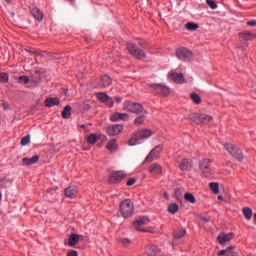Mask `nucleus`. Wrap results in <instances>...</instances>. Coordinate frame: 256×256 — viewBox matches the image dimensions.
<instances>
[{
	"label": "nucleus",
	"mask_w": 256,
	"mask_h": 256,
	"mask_svg": "<svg viewBox=\"0 0 256 256\" xmlns=\"http://www.w3.org/2000/svg\"><path fill=\"white\" fill-rule=\"evenodd\" d=\"M85 109H86V111H89V109H91V105L85 104Z\"/></svg>",
	"instance_id": "3c124183"
},
{
	"label": "nucleus",
	"mask_w": 256,
	"mask_h": 256,
	"mask_svg": "<svg viewBox=\"0 0 256 256\" xmlns=\"http://www.w3.org/2000/svg\"><path fill=\"white\" fill-rule=\"evenodd\" d=\"M80 129H85V127H87V125L85 124H82V125H79Z\"/></svg>",
	"instance_id": "864d4df0"
},
{
	"label": "nucleus",
	"mask_w": 256,
	"mask_h": 256,
	"mask_svg": "<svg viewBox=\"0 0 256 256\" xmlns=\"http://www.w3.org/2000/svg\"><path fill=\"white\" fill-rule=\"evenodd\" d=\"M62 119H69L71 117V107L69 105H66L61 112Z\"/></svg>",
	"instance_id": "c756f323"
},
{
	"label": "nucleus",
	"mask_w": 256,
	"mask_h": 256,
	"mask_svg": "<svg viewBox=\"0 0 256 256\" xmlns=\"http://www.w3.org/2000/svg\"><path fill=\"white\" fill-rule=\"evenodd\" d=\"M190 98L193 101V103H195V105H201L202 100H201V96H199V94L193 92L190 94Z\"/></svg>",
	"instance_id": "72a5a7b5"
},
{
	"label": "nucleus",
	"mask_w": 256,
	"mask_h": 256,
	"mask_svg": "<svg viewBox=\"0 0 256 256\" xmlns=\"http://www.w3.org/2000/svg\"><path fill=\"white\" fill-rule=\"evenodd\" d=\"M212 160L204 158L199 162V169L204 177H211L213 175V169H211Z\"/></svg>",
	"instance_id": "39448f33"
},
{
	"label": "nucleus",
	"mask_w": 256,
	"mask_h": 256,
	"mask_svg": "<svg viewBox=\"0 0 256 256\" xmlns=\"http://www.w3.org/2000/svg\"><path fill=\"white\" fill-rule=\"evenodd\" d=\"M124 126L121 124H114L106 127V133L109 137H115L123 132Z\"/></svg>",
	"instance_id": "f8f14e48"
},
{
	"label": "nucleus",
	"mask_w": 256,
	"mask_h": 256,
	"mask_svg": "<svg viewBox=\"0 0 256 256\" xmlns=\"http://www.w3.org/2000/svg\"><path fill=\"white\" fill-rule=\"evenodd\" d=\"M128 53L132 55V57H135L136 59H147V54L145 51L137 47V45L133 43L127 44Z\"/></svg>",
	"instance_id": "423d86ee"
},
{
	"label": "nucleus",
	"mask_w": 256,
	"mask_h": 256,
	"mask_svg": "<svg viewBox=\"0 0 256 256\" xmlns=\"http://www.w3.org/2000/svg\"><path fill=\"white\" fill-rule=\"evenodd\" d=\"M150 88L157 95H161L162 97H167L171 93V90H169V87H167V86H165L163 84H150Z\"/></svg>",
	"instance_id": "9b49d317"
},
{
	"label": "nucleus",
	"mask_w": 256,
	"mask_h": 256,
	"mask_svg": "<svg viewBox=\"0 0 256 256\" xmlns=\"http://www.w3.org/2000/svg\"><path fill=\"white\" fill-rule=\"evenodd\" d=\"M184 199L185 201H187L188 203H191L192 205H195L197 203V199L195 198L193 193L186 192L184 194Z\"/></svg>",
	"instance_id": "c85d7f7f"
},
{
	"label": "nucleus",
	"mask_w": 256,
	"mask_h": 256,
	"mask_svg": "<svg viewBox=\"0 0 256 256\" xmlns=\"http://www.w3.org/2000/svg\"><path fill=\"white\" fill-rule=\"evenodd\" d=\"M235 237L233 233H221L217 237V241L220 245H225V243H229Z\"/></svg>",
	"instance_id": "2eb2a0df"
},
{
	"label": "nucleus",
	"mask_w": 256,
	"mask_h": 256,
	"mask_svg": "<svg viewBox=\"0 0 256 256\" xmlns=\"http://www.w3.org/2000/svg\"><path fill=\"white\" fill-rule=\"evenodd\" d=\"M145 119H147V116H145V114L138 116L134 120V125L136 126L143 125V123L145 122Z\"/></svg>",
	"instance_id": "c9c22d12"
},
{
	"label": "nucleus",
	"mask_w": 256,
	"mask_h": 256,
	"mask_svg": "<svg viewBox=\"0 0 256 256\" xmlns=\"http://www.w3.org/2000/svg\"><path fill=\"white\" fill-rule=\"evenodd\" d=\"M110 121H112V123H117V121H119V112H115L110 116Z\"/></svg>",
	"instance_id": "79ce46f5"
},
{
	"label": "nucleus",
	"mask_w": 256,
	"mask_h": 256,
	"mask_svg": "<svg viewBox=\"0 0 256 256\" xmlns=\"http://www.w3.org/2000/svg\"><path fill=\"white\" fill-rule=\"evenodd\" d=\"M179 168L181 169V171H189V169H191V161L187 158H184L181 161Z\"/></svg>",
	"instance_id": "cd10ccee"
},
{
	"label": "nucleus",
	"mask_w": 256,
	"mask_h": 256,
	"mask_svg": "<svg viewBox=\"0 0 256 256\" xmlns=\"http://www.w3.org/2000/svg\"><path fill=\"white\" fill-rule=\"evenodd\" d=\"M163 151V146L158 145L154 147L150 153L146 156L144 163H153V161H157L159 157H161V152Z\"/></svg>",
	"instance_id": "9d476101"
},
{
	"label": "nucleus",
	"mask_w": 256,
	"mask_h": 256,
	"mask_svg": "<svg viewBox=\"0 0 256 256\" xmlns=\"http://www.w3.org/2000/svg\"><path fill=\"white\" fill-rule=\"evenodd\" d=\"M124 111H128V113H134L135 115H139L140 113H147V110L143 108V105L137 102L126 101L123 104Z\"/></svg>",
	"instance_id": "7ed1b4c3"
},
{
	"label": "nucleus",
	"mask_w": 256,
	"mask_h": 256,
	"mask_svg": "<svg viewBox=\"0 0 256 256\" xmlns=\"http://www.w3.org/2000/svg\"><path fill=\"white\" fill-rule=\"evenodd\" d=\"M24 165H27L29 167V165H35V163H39V155H35L31 158H23L22 159Z\"/></svg>",
	"instance_id": "a878e982"
},
{
	"label": "nucleus",
	"mask_w": 256,
	"mask_h": 256,
	"mask_svg": "<svg viewBox=\"0 0 256 256\" xmlns=\"http://www.w3.org/2000/svg\"><path fill=\"white\" fill-rule=\"evenodd\" d=\"M149 223V218L145 216L139 217L134 223L133 226L135 227L136 231H141L142 233H147L149 230L143 229V225H148Z\"/></svg>",
	"instance_id": "ddd939ff"
},
{
	"label": "nucleus",
	"mask_w": 256,
	"mask_h": 256,
	"mask_svg": "<svg viewBox=\"0 0 256 256\" xmlns=\"http://www.w3.org/2000/svg\"><path fill=\"white\" fill-rule=\"evenodd\" d=\"M187 235V230L186 229H183V230H175L173 232V237H174V240L173 242L174 243H177V240L178 239H183V237H185Z\"/></svg>",
	"instance_id": "393cba45"
},
{
	"label": "nucleus",
	"mask_w": 256,
	"mask_h": 256,
	"mask_svg": "<svg viewBox=\"0 0 256 256\" xmlns=\"http://www.w3.org/2000/svg\"><path fill=\"white\" fill-rule=\"evenodd\" d=\"M207 6L212 9H217V3L213 0H206Z\"/></svg>",
	"instance_id": "c03bdc74"
},
{
	"label": "nucleus",
	"mask_w": 256,
	"mask_h": 256,
	"mask_svg": "<svg viewBox=\"0 0 256 256\" xmlns=\"http://www.w3.org/2000/svg\"><path fill=\"white\" fill-rule=\"evenodd\" d=\"M248 27H256V20H251L247 22Z\"/></svg>",
	"instance_id": "de8ad7c7"
},
{
	"label": "nucleus",
	"mask_w": 256,
	"mask_h": 256,
	"mask_svg": "<svg viewBox=\"0 0 256 256\" xmlns=\"http://www.w3.org/2000/svg\"><path fill=\"white\" fill-rule=\"evenodd\" d=\"M171 79L174 83H178L180 85H183V83H185V76H183L182 73H177V72L172 73Z\"/></svg>",
	"instance_id": "6ab92c4d"
},
{
	"label": "nucleus",
	"mask_w": 256,
	"mask_h": 256,
	"mask_svg": "<svg viewBox=\"0 0 256 256\" xmlns=\"http://www.w3.org/2000/svg\"><path fill=\"white\" fill-rule=\"evenodd\" d=\"M29 143H31V136L26 135L21 139L20 145H22V147H25V145H29Z\"/></svg>",
	"instance_id": "58836bf2"
},
{
	"label": "nucleus",
	"mask_w": 256,
	"mask_h": 256,
	"mask_svg": "<svg viewBox=\"0 0 256 256\" xmlns=\"http://www.w3.org/2000/svg\"><path fill=\"white\" fill-rule=\"evenodd\" d=\"M98 141L99 136H97V134L92 133L87 137V143H89V145H95Z\"/></svg>",
	"instance_id": "2f4dec72"
},
{
	"label": "nucleus",
	"mask_w": 256,
	"mask_h": 256,
	"mask_svg": "<svg viewBox=\"0 0 256 256\" xmlns=\"http://www.w3.org/2000/svg\"><path fill=\"white\" fill-rule=\"evenodd\" d=\"M176 57L179 59V61L187 63L193 59V52L187 48H178L176 50Z\"/></svg>",
	"instance_id": "0eeeda50"
},
{
	"label": "nucleus",
	"mask_w": 256,
	"mask_h": 256,
	"mask_svg": "<svg viewBox=\"0 0 256 256\" xmlns=\"http://www.w3.org/2000/svg\"><path fill=\"white\" fill-rule=\"evenodd\" d=\"M118 243H120V245H122V247H125L127 249V248L131 247V243H133V241H131V239H129V238H119Z\"/></svg>",
	"instance_id": "7c9ffc66"
},
{
	"label": "nucleus",
	"mask_w": 256,
	"mask_h": 256,
	"mask_svg": "<svg viewBox=\"0 0 256 256\" xmlns=\"http://www.w3.org/2000/svg\"><path fill=\"white\" fill-rule=\"evenodd\" d=\"M67 256H79V253L77 252V250H70L67 253Z\"/></svg>",
	"instance_id": "49530a36"
},
{
	"label": "nucleus",
	"mask_w": 256,
	"mask_h": 256,
	"mask_svg": "<svg viewBox=\"0 0 256 256\" xmlns=\"http://www.w3.org/2000/svg\"><path fill=\"white\" fill-rule=\"evenodd\" d=\"M149 171L151 174L154 175V177H159V175L163 174V168L161 167V164L159 163H153L149 166Z\"/></svg>",
	"instance_id": "dca6fc26"
},
{
	"label": "nucleus",
	"mask_w": 256,
	"mask_h": 256,
	"mask_svg": "<svg viewBox=\"0 0 256 256\" xmlns=\"http://www.w3.org/2000/svg\"><path fill=\"white\" fill-rule=\"evenodd\" d=\"M238 37L241 39V41H253V39H256V34L251 32H240Z\"/></svg>",
	"instance_id": "a211bd4d"
},
{
	"label": "nucleus",
	"mask_w": 256,
	"mask_h": 256,
	"mask_svg": "<svg viewBox=\"0 0 256 256\" xmlns=\"http://www.w3.org/2000/svg\"><path fill=\"white\" fill-rule=\"evenodd\" d=\"M209 187H210L211 191H212L215 195L219 194V183H217V182H211V183L209 184Z\"/></svg>",
	"instance_id": "4c0bfd02"
},
{
	"label": "nucleus",
	"mask_w": 256,
	"mask_h": 256,
	"mask_svg": "<svg viewBox=\"0 0 256 256\" xmlns=\"http://www.w3.org/2000/svg\"><path fill=\"white\" fill-rule=\"evenodd\" d=\"M126 177L127 173L125 171H114L110 174L108 183H110V185H117V183H121Z\"/></svg>",
	"instance_id": "6e6552de"
},
{
	"label": "nucleus",
	"mask_w": 256,
	"mask_h": 256,
	"mask_svg": "<svg viewBox=\"0 0 256 256\" xmlns=\"http://www.w3.org/2000/svg\"><path fill=\"white\" fill-rule=\"evenodd\" d=\"M145 253L148 256H163L161 253V248L153 244L146 246Z\"/></svg>",
	"instance_id": "4468645a"
},
{
	"label": "nucleus",
	"mask_w": 256,
	"mask_h": 256,
	"mask_svg": "<svg viewBox=\"0 0 256 256\" xmlns=\"http://www.w3.org/2000/svg\"><path fill=\"white\" fill-rule=\"evenodd\" d=\"M64 193L66 197L73 199L74 197H77V188L75 186H70L64 190Z\"/></svg>",
	"instance_id": "b1692460"
},
{
	"label": "nucleus",
	"mask_w": 256,
	"mask_h": 256,
	"mask_svg": "<svg viewBox=\"0 0 256 256\" xmlns=\"http://www.w3.org/2000/svg\"><path fill=\"white\" fill-rule=\"evenodd\" d=\"M83 237L82 235H78L75 233L70 234L69 239H68V246L69 247H75L77 243H79V239Z\"/></svg>",
	"instance_id": "aec40b11"
},
{
	"label": "nucleus",
	"mask_w": 256,
	"mask_h": 256,
	"mask_svg": "<svg viewBox=\"0 0 256 256\" xmlns=\"http://www.w3.org/2000/svg\"><path fill=\"white\" fill-rule=\"evenodd\" d=\"M185 28L187 31H197V29H199V25L197 23L188 22L186 23Z\"/></svg>",
	"instance_id": "f704fd0d"
},
{
	"label": "nucleus",
	"mask_w": 256,
	"mask_h": 256,
	"mask_svg": "<svg viewBox=\"0 0 256 256\" xmlns=\"http://www.w3.org/2000/svg\"><path fill=\"white\" fill-rule=\"evenodd\" d=\"M153 135V132L149 129H140L135 132V134L128 140V145L130 147H135V145H141L144 139H149Z\"/></svg>",
	"instance_id": "f257e3e1"
},
{
	"label": "nucleus",
	"mask_w": 256,
	"mask_h": 256,
	"mask_svg": "<svg viewBox=\"0 0 256 256\" xmlns=\"http://www.w3.org/2000/svg\"><path fill=\"white\" fill-rule=\"evenodd\" d=\"M177 211H179V205H177V203L169 204V206H168L169 213H171L172 215H175V213H177Z\"/></svg>",
	"instance_id": "e433bc0d"
},
{
	"label": "nucleus",
	"mask_w": 256,
	"mask_h": 256,
	"mask_svg": "<svg viewBox=\"0 0 256 256\" xmlns=\"http://www.w3.org/2000/svg\"><path fill=\"white\" fill-rule=\"evenodd\" d=\"M120 213L124 219H129V217H133V213L135 212V206L133 201L130 199H125L120 202Z\"/></svg>",
	"instance_id": "f03ea898"
},
{
	"label": "nucleus",
	"mask_w": 256,
	"mask_h": 256,
	"mask_svg": "<svg viewBox=\"0 0 256 256\" xmlns=\"http://www.w3.org/2000/svg\"><path fill=\"white\" fill-rule=\"evenodd\" d=\"M6 3L11 4V0H5Z\"/></svg>",
	"instance_id": "6e6d98bb"
},
{
	"label": "nucleus",
	"mask_w": 256,
	"mask_h": 256,
	"mask_svg": "<svg viewBox=\"0 0 256 256\" xmlns=\"http://www.w3.org/2000/svg\"><path fill=\"white\" fill-rule=\"evenodd\" d=\"M60 103H61V100H59L58 97H50L44 101L45 107H55L56 105H59Z\"/></svg>",
	"instance_id": "412c9836"
},
{
	"label": "nucleus",
	"mask_w": 256,
	"mask_h": 256,
	"mask_svg": "<svg viewBox=\"0 0 256 256\" xmlns=\"http://www.w3.org/2000/svg\"><path fill=\"white\" fill-rule=\"evenodd\" d=\"M18 83H22L23 85H27V83H29V77H27V76H20L18 78Z\"/></svg>",
	"instance_id": "a19ab883"
},
{
	"label": "nucleus",
	"mask_w": 256,
	"mask_h": 256,
	"mask_svg": "<svg viewBox=\"0 0 256 256\" xmlns=\"http://www.w3.org/2000/svg\"><path fill=\"white\" fill-rule=\"evenodd\" d=\"M190 121H194L197 125H202L205 123H209V121H212L213 118L207 114H197L192 113L189 115Z\"/></svg>",
	"instance_id": "1a4fd4ad"
},
{
	"label": "nucleus",
	"mask_w": 256,
	"mask_h": 256,
	"mask_svg": "<svg viewBox=\"0 0 256 256\" xmlns=\"http://www.w3.org/2000/svg\"><path fill=\"white\" fill-rule=\"evenodd\" d=\"M119 121H129V114L119 112Z\"/></svg>",
	"instance_id": "37998d69"
},
{
	"label": "nucleus",
	"mask_w": 256,
	"mask_h": 256,
	"mask_svg": "<svg viewBox=\"0 0 256 256\" xmlns=\"http://www.w3.org/2000/svg\"><path fill=\"white\" fill-rule=\"evenodd\" d=\"M243 215L247 221H251V217H253V210L249 207L243 208Z\"/></svg>",
	"instance_id": "473e14b6"
},
{
	"label": "nucleus",
	"mask_w": 256,
	"mask_h": 256,
	"mask_svg": "<svg viewBox=\"0 0 256 256\" xmlns=\"http://www.w3.org/2000/svg\"><path fill=\"white\" fill-rule=\"evenodd\" d=\"M68 1H72V2H73V1H75V0H68Z\"/></svg>",
	"instance_id": "4d7b16f0"
},
{
	"label": "nucleus",
	"mask_w": 256,
	"mask_h": 256,
	"mask_svg": "<svg viewBox=\"0 0 256 256\" xmlns=\"http://www.w3.org/2000/svg\"><path fill=\"white\" fill-rule=\"evenodd\" d=\"M111 83H113V80L109 77V75H103L100 79L99 87H109Z\"/></svg>",
	"instance_id": "5701e85b"
},
{
	"label": "nucleus",
	"mask_w": 256,
	"mask_h": 256,
	"mask_svg": "<svg viewBox=\"0 0 256 256\" xmlns=\"http://www.w3.org/2000/svg\"><path fill=\"white\" fill-rule=\"evenodd\" d=\"M224 149L229 153V155H232L234 159H237V161H243V151L237 147V145L232 143H226L224 145Z\"/></svg>",
	"instance_id": "20e7f679"
},
{
	"label": "nucleus",
	"mask_w": 256,
	"mask_h": 256,
	"mask_svg": "<svg viewBox=\"0 0 256 256\" xmlns=\"http://www.w3.org/2000/svg\"><path fill=\"white\" fill-rule=\"evenodd\" d=\"M30 12L33 15L34 19L37 21H43V13L39 8L37 7H30Z\"/></svg>",
	"instance_id": "4be33fe9"
},
{
	"label": "nucleus",
	"mask_w": 256,
	"mask_h": 256,
	"mask_svg": "<svg viewBox=\"0 0 256 256\" xmlns=\"http://www.w3.org/2000/svg\"><path fill=\"white\" fill-rule=\"evenodd\" d=\"M165 199L169 200V194L167 192H164Z\"/></svg>",
	"instance_id": "603ef678"
},
{
	"label": "nucleus",
	"mask_w": 256,
	"mask_h": 256,
	"mask_svg": "<svg viewBox=\"0 0 256 256\" xmlns=\"http://www.w3.org/2000/svg\"><path fill=\"white\" fill-rule=\"evenodd\" d=\"M135 183H137V179H135V178H130V179L126 182V185H127V187H131L132 185H135Z\"/></svg>",
	"instance_id": "a18cd8bd"
},
{
	"label": "nucleus",
	"mask_w": 256,
	"mask_h": 256,
	"mask_svg": "<svg viewBox=\"0 0 256 256\" xmlns=\"http://www.w3.org/2000/svg\"><path fill=\"white\" fill-rule=\"evenodd\" d=\"M9 81V75L7 73L0 72V83H7Z\"/></svg>",
	"instance_id": "ea45409f"
},
{
	"label": "nucleus",
	"mask_w": 256,
	"mask_h": 256,
	"mask_svg": "<svg viewBox=\"0 0 256 256\" xmlns=\"http://www.w3.org/2000/svg\"><path fill=\"white\" fill-rule=\"evenodd\" d=\"M218 199H219V201H222L223 196L219 195V196H218Z\"/></svg>",
	"instance_id": "5fc2aeb1"
},
{
	"label": "nucleus",
	"mask_w": 256,
	"mask_h": 256,
	"mask_svg": "<svg viewBox=\"0 0 256 256\" xmlns=\"http://www.w3.org/2000/svg\"><path fill=\"white\" fill-rule=\"evenodd\" d=\"M115 101H116V103H121L122 99H121V97L116 96L115 97Z\"/></svg>",
	"instance_id": "8fccbe9b"
},
{
	"label": "nucleus",
	"mask_w": 256,
	"mask_h": 256,
	"mask_svg": "<svg viewBox=\"0 0 256 256\" xmlns=\"http://www.w3.org/2000/svg\"><path fill=\"white\" fill-rule=\"evenodd\" d=\"M97 98L99 99V101H101L102 103H107L108 101V105L109 107H113V99H111L109 97V95H107L106 93L100 92L97 94Z\"/></svg>",
	"instance_id": "f3484780"
},
{
	"label": "nucleus",
	"mask_w": 256,
	"mask_h": 256,
	"mask_svg": "<svg viewBox=\"0 0 256 256\" xmlns=\"http://www.w3.org/2000/svg\"><path fill=\"white\" fill-rule=\"evenodd\" d=\"M119 147L117 145V140L116 139H110L109 142L106 145V149L110 151V153H114V151Z\"/></svg>",
	"instance_id": "bb28decb"
},
{
	"label": "nucleus",
	"mask_w": 256,
	"mask_h": 256,
	"mask_svg": "<svg viewBox=\"0 0 256 256\" xmlns=\"http://www.w3.org/2000/svg\"><path fill=\"white\" fill-rule=\"evenodd\" d=\"M27 53H31L32 55H37V50H31V49H26Z\"/></svg>",
	"instance_id": "09e8293b"
}]
</instances>
